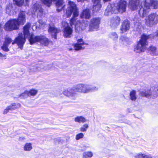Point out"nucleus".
<instances>
[{"mask_svg": "<svg viewBox=\"0 0 158 158\" xmlns=\"http://www.w3.org/2000/svg\"><path fill=\"white\" fill-rule=\"evenodd\" d=\"M72 13L73 17L70 19V22L71 27H70L69 24L65 22H63L62 23V26L64 27L63 35L66 38H70L72 36L73 32L72 26L75 22V30L77 32H81L85 29L88 25V22L87 21H81L79 20H77L76 18L79 15L78 9L74 2L69 1L68 7L66 12V17H69L70 16Z\"/></svg>", "mask_w": 158, "mask_h": 158, "instance_id": "1", "label": "nucleus"}, {"mask_svg": "<svg viewBox=\"0 0 158 158\" xmlns=\"http://www.w3.org/2000/svg\"><path fill=\"white\" fill-rule=\"evenodd\" d=\"M127 2L124 0H121L115 5L114 4H109L105 10L104 14L106 16L111 15L112 13L116 14L118 12L123 13L126 9Z\"/></svg>", "mask_w": 158, "mask_h": 158, "instance_id": "2", "label": "nucleus"}, {"mask_svg": "<svg viewBox=\"0 0 158 158\" xmlns=\"http://www.w3.org/2000/svg\"><path fill=\"white\" fill-rule=\"evenodd\" d=\"M31 26V24L30 23H27L23 28L24 35L22 33L19 34L18 36L15 38V42H13L12 44H13L16 43L22 49L25 42V38H28L29 39L30 38L31 35H30L29 30Z\"/></svg>", "mask_w": 158, "mask_h": 158, "instance_id": "3", "label": "nucleus"}, {"mask_svg": "<svg viewBox=\"0 0 158 158\" xmlns=\"http://www.w3.org/2000/svg\"><path fill=\"white\" fill-rule=\"evenodd\" d=\"M150 36V35H142L140 40L137 45L135 46L134 51L136 52L139 53L145 52L147 49V46L148 45L147 40Z\"/></svg>", "mask_w": 158, "mask_h": 158, "instance_id": "4", "label": "nucleus"}, {"mask_svg": "<svg viewBox=\"0 0 158 158\" xmlns=\"http://www.w3.org/2000/svg\"><path fill=\"white\" fill-rule=\"evenodd\" d=\"M75 89L76 92L85 94L98 90V88L96 87H90L86 84H78L75 85Z\"/></svg>", "mask_w": 158, "mask_h": 158, "instance_id": "5", "label": "nucleus"}, {"mask_svg": "<svg viewBox=\"0 0 158 158\" xmlns=\"http://www.w3.org/2000/svg\"><path fill=\"white\" fill-rule=\"evenodd\" d=\"M29 41L31 44L36 42H39L44 46H48L50 42L49 40L44 35H41L34 37L32 34L31 35Z\"/></svg>", "mask_w": 158, "mask_h": 158, "instance_id": "6", "label": "nucleus"}, {"mask_svg": "<svg viewBox=\"0 0 158 158\" xmlns=\"http://www.w3.org/2000/svg\"><path fill=\"white\" fill-rule=\"evenodd\" d=\"M19 25L17 20L16 19H11L5 24L4 29L6 31H11L18 29Z\"/></svg>", "mask_w": 158, "mask_h": 158, "instance_id": "7", "label": "nucleus"}, {"mask_svg": "<svg viewBox=\"0 0 158 158\" xmlns=\"http://www.w3.org/2000/svg\"><path fill=\"white\" fill-rule=\"evenodd\" d=\"M158 23V15L153 13L148 15L145 19V24L148 27H152Z\"/></svg>", "mask_w": 158, "mask_h": 158, "instance_id": "8", "label": "nucleus"}, {"mask_svg": "<svg viewBox=\"0 0 158 158\" xmlns=\"http://www.w3.org/2000/svg\"><path fill=\"white\" fill-rule=\"evenodd\" d=\"M53 1L56 2V4L57 11L60 12L64 9L65 5L63 0H45L44 4L49 6Z\"/></svg>", "mask_w": 158, "mask_h": 158, "instance_id": "9", "label": "nucleus"}, {"mask_svg": "<svg viewBox=\"0 0 158 158\" xmlns=\"http://www.w3.org/2000/svg\"><path fill=\"white\" fill-rule=\"evenodd\" d=\"M63 94L66 96L73 99H75L77 96V94L75 89V86L73 88L64 89Z\"/></svg>", "mask_w": 158, "mask_h": 158, "instance_id": "10", "label": "nucleus"}, {"mask_svg": "<svg viewBox=\"0 0 158 158\" xmlns=\"http://www.w3.org/2000/svg\"><path fill=\"white\" fill-rule=\"evenodd\" d=\"M149 6V5L147 4L144 1L141 2L139 11V14L141 17L143 18L146 15L150 9Z\"/></svg>", "mask_w": 158, "mask_h": 158, "instance_id": "11", "label": "nucleus"}, {"mask_svg": "<svg viewBox=\"0 0 158 158\" xmlns=\"http://www.w3.org/2000/svg\"><path fill=\"white\" fill-rule=\"evenodd\" d=\"M100 19L99 18H92L90 22L89 29L90 31L97 30L99 28Z\"/></svg>", "mask_w": 158, "mask_h": 158, "instance_id": "12", "label": "nucleus"}, {"mask_svg": "<svg viewBox=\"0 0 158 158\" xmlns=\"http://www.w3.org/2000/svg\"><path fill=\"white\" fill-rule=\"evenodd\" d=\"M31 10L32 14H35L36 12L37 15L39 17L41 16L43 14V11L41 6L38 3L34 4Z\"/></svg>", "mask_w": 158, "mask_h": 158, "instance_id": "13", "label": "nucleus"}, {"mask_svg": "<svg viewBox=\"0 0 158 158\" xmlns=\"http://www.w3.org/2000/svg\"><path fill=\"white\" fill-rule=\"evenodd\" d=\"M120 19L118 16L113 17L110 21L109 24L113 28L116 27L120 24Z\"/></svg>", "mask_w": 158, "mask_h": 158, "instance_id": "14", "label": "nucleus"}, {"mask_svg": "<svg viewBox=\"0 0 158 158\" xmlns=\"http://www.w3.org/2000/svg\"><path fill=\"white\" fill-rule=\"evenodd\" d=\"M101 1V0H92L93 6L92 10L93 11L97 12L100 10L102 7Z\"/></svg>", "mask_w": 158, "mask_h": 158, "instance_id": "15", "label": "nucleus"}, {"mask_svg": "<svg viewBox=\"0 0 158 158\" xmlns=\"http://www.w3.org/2000/svg\"><path fill=\"white\" fill-rule=\"evenodd\" d=\"M130 27V22L127 20H125L122 23L120 28L121 32L124 33L128 30Z\"/></svg>", "mask_w": 158, "mask_h": 158, "instance_id": "16", "label": "nucleus"}, {"mask_svg": "<svg viewBox=\"0 0 158 158\" xmlns=\"http://www.w3.org/2000/svg\"><path fill=\"white\" fill-rule=\"evenodd\" d=\"M139 1V0H131L129 2V8L133 10L137 9L140 7Z\"/></svg>", "mask_w": 158, "mask_h": 158, "instance_id": "17", "label": "nucleus"}, {"mask_svg": "<svg viewBox=\"0 0 158 158\" xmlns=\"http://www.w3.org/2000/svg\"><path fill=\"white\" fill-rule=\"evenodd\" d=\"M90 11L89 9H84L81 13L80 17L81 18L89 19L91 17Z\"/></svg>", "mask_w": 158, "mask_h": 158, "instance_id": "18", "label": "nucleus"}, {"mask_svg": "<svg viewBox=\"0 0 158 158\" xmlns=\"http://www.w3.org/2000/svg\"><path fill=\"white\" fill-rule=\"evenodd\" d=\"M20 25H22L25 22V13L23 11H21L18 15L17 19Z\"/></svg>", "mask_w": 158, "mask_h": 158, "instance_id": "19", "label": "nucleus"}, {"mask_svg": "<svg viewBox=\"0 0 158 158\" xmlns=\"http://www.w3.org/2000/svg\"><path fill=\"white\" fill-rule=\"evenodd\" d=\"M48 32L55 39L56 38V35L57 33L60 31V30L54 27H50L48 30Z\"/></svg>", "mask_w": 158, "mask_h": 158, "instance_id": "20", "label": "nucleus"}, {"mask_svg": "<svg viewBox=\"0 0 158 158\" xmlns=\"http://www.w3.org/2000/svg\"><path fill=\"white\" fill-rule=\"evenodd\" d=\"M84 44L82 39H78L77 40V43L75 44L74 46L75 50H79L84 49L85 48V47L83 46Z\"/></svg>", "mask_w": 158, "mask_h": 158, "instance_id": "21", "label": "nucleus"}, {"mask_svg": "<svg viewBox=\"0 0 158 158\" xmlns=\"http://www.w3.org/2000/svg\"><path fill=\"white\" fill-rule=\"evenodd\" d=\"M148 5H149V8L152 6L155 9L158 8V1L157 0H145L144 1Z\"/></svg>", "mask_w": 158, "mask_h": 158, "instance_id": "22", "label": "nucleus"}, {"mask_svg": "<svg viewBox=\"0 0 158 158\" xmlns=\"http://www.w3.org/2000/svg\"><path fill=\"white\" fill-rule=\"evenodd\" d=\"M33 146L31 143H26L23 146V149L25 152H29L33 149Z\"/></svg>", "mask_w": 158, "mask_h": 158, "instance_id": "23", "label": "nucleus"}, {"mask_svg": "<svg viewBox=\"0 0 158 158\" xmlns=\"http://www.w3.org/2000/svg\"><path fill=\"white\" fill-rule=\"evenodd\" d=\"M129 40V39L128 38L122 36L119 38V42L122 44L126 45L128 44Z\"/></svg>", "mask_w": 158, "mask_h": 158, "instance_id": "24", "label": "nucleus"}, {"mask_svg": "<svg viewBox=\"0 0 158 158\" xmlns=\"http://www.w3.org/2000/svg\"><path fill=\"white\" fill-rule=\"evenodd\" d=\"M10 110H13L20 107V104L19 103H13L8 106Z\"/></svg>", "mask_w": 158, "mask_h": 158, "instance_id": "25", "label": "nucleus"}, {"mask_svg": "<svg viewBox=\"0 0 158 158\" xmlns=\"http://www.w3.org/2000/svg\"><path fill=\"white\" fill-rule=\"evenodd\" d=\"M152 93L150 90H148L145 91H143L140 92L141 95L142 96L149 98H151V96Z\"/></svg>", "mask_w": 158, "mask_h": 158, "instance_id": "26", "label": "nucleus"}, {"mask_svg": "<svg viewBox=\"0 0 158 158\" xmlns=\"http://www.w3.org/2000/svg\"><path fill=\"white\" fill-rule=\"evenodd\" d=\"M93 156V153L90 151L85 152L83 153V158H91Z\"/></svg>", "mask_w": 158, "mask_h": 158, "instance_id": "27", "label": "nucleus"}, {"mask_svg": "<svg viewBox=\"0 0 158 158\" xmlns=\"http://www.w3.org/2000/svg\"><path fill=\"white\" fill-rule=\"evenodd\" d=\"M74 121L76 122L84 123L86 122L85 118L82 116H77L75 118Z\"/></svg>", "mask_w": 158, "mask_h": 158, "instance_id": "28", "label": "nucleus"}, {"mask_svg": "<svg viewBox=\"0 0 158 158\" xmlns=\"http://www.w3.org/2000/svg\"><path fill=\"white\" fill-rule=\"evenodd\" d=\"M149 51L151 54L153 55L157 56L158 54L156 52V48L155 47L151 46L149 48Z\"/></svg>", "mask_w": 158, "mask_h": 158, "instance_id": "29", "label": "nucleus"}, {"mask_svg": "<svg viewBox=\"0 0 158 158\" xmlns=\"http://www.w3.org/2000/svg\"><path fill=\"white\" fill-rule=\"evenodd\" d=\"M6 13L10 15H13L15 14L11 6H7L6 8Z\"/></svg>", "mask_w": 158, "mask_h": 158, "instance_id": "30", "label": "nucleus"}, {"mask_svg": "<svg viewBox=\"0 0 158 158\" xmlns=\"http://www.w3.org/2000/svg\"><path fill=\"white\" fill-rule=\"evenodd\" d=\"M29 96H35L37 93V90L32 89L28 91Z\"/></svg>", "mask_w": 158, "mask_h": 158, "instance_id": "31", "label": "nucleus"}, {"mask_svg": "<svg viewBox=\"0 0 158 158\" xmlns=\"http://www.w3.org/2000/svg\"><path fill=\"white\" fill-rule=\"evenodd\" d=\"M145 155L141 153H138L134 154L133 156L135 158H145Z\"/></svg>", "mask_w": 158, "mask_h": 158, "instance_id": "32", "label": "nucleus"}, {"mask_svg": "<svg viewBox=\"0 0 158 158\" xmlns=\"http://www.w3.org/2000/svg\"><path fill=\"white\" fill-rule=\"evenodd\" d=\"M136 92L135 91H132L130 93V97L132 101H135L136 99V97L135 95Z\"/></svg>", "mask_w": 158, "mask_h": 158, "instance_id": "33", "label": "nucleus"}, {"mask_svg": "<svg viewBox=\"0 0 158 158\" xmlns=\"http://www.w3.org/2000/svg\"><path fill=\"white\" fill-rule=\"evenodd\" d=\"M29 96L28 91H26L23 93L20 94L19 96V97L21 98H27Z\"/></svg>", "mask_w": 158, "mask_h": 158, "instance_id": "34", "label": "nucleus"}, {"mask_svg": "<svg viewBox=\"0 0 158 158\" xmlns=\"http://www.w3.org/2000/svg\"><path fill=\"white\" fill-rule=\"evenodd\" d=\"M109 36L110 38L114 40H117L118 38L117 34L115 32H113L110 33Z\"/></svg>", "mask_w": 158, "mask_h": 158, "instance_id": "35", "label": "nucleus"}, {"mask_svg": "<svg viewBox=\"0 0 158 158\" xmlns=\"http://www.w3.org/2000/svg\"><path fill=\"white\" fill-rule=\"evenodd\" d=\"M89 127L88 125L87 124H84L80 128V131L82 132H85L87 131V129Z\"/></svg>", "mask_w": 158, "mask_h": 158, "instance_id": "36", "label": "nucleus"}, {"mask_svg": "<svg viewBox=\"0 0 158 158\" xmlns=\"http://www.w3.org/2000/svg\"><path fill=\"white\" fill-rule=\"evenodd\" d=\"M15 2L17 5L20 6L23 5V3L24 0H13Z\"/></svg>", "mask_w": 158, "mask_h": 158, "instance_id": "37", "label": "nucleus"}, {"mask_svg": "<svg viewBox=\"0 0 158 158\" xmlns=\"http://www.w3.org/2000/svg\"><path fill=\"white\" fill-rule=\"evenodd\" d=\"M38 23H39V26L38 27V26H36V27H39L40 28H41L43 27L45 25V23L43 22V21L41 20H40L38 21Z\"/></svg>", "mask_w": 158, "mask_h": 158, "instance_id": "38", "label": "nucleus"}, {"mask_svg": "<svg viewBox=\"0 0 158 158\" xmlns=\"http://www.w3.org/2000/svg\"><path fill=\"white\" fill-rule=\"evenodd\" d=\"M12 40L10 38L8 37H6L4 44L9 45V44L12 42Z\"/></svg>", "mask_w": 158, "mask_h": 158, "instance_id": "39", "label": "nucleus"}, {"mask_svg": "<svg viewBox=\"0 0 158 158\" xmlns=\"http://www.w3.org/2000/svg\"><path fill=\"white\" fill-rule=\"evenodd\" d=\"M8 45L4 43L2 47V49L4 51L8 52L9 51V49L8 48Z\"/></svg>", "mask_w": 158, "mask_h": 158, "instance_id": "40", "label": "nucleus"}, {"mask_svg": "<svg viewBox=\"0 0 158 158\" xmlns=\"http://www.w3.org/2000/svg\"><path fill=\"white\" fill-rule=\"evenodd\" d=\"M84 134L82 133H80L77 134L76 136V139L77 140H79L80 139L83 138L84 137Z\"/></svg>", "mask_w": 158, "mask_h": 158, "instance_id": "41", "label": "nucleus"}, {"mask_svg": "<svg viewBox=\"0 0 158 158\" xmlns=\"http://www.w3.org/2000/svg\"><path fill=\"white\" fill-rule=\"evenodd\" d=\"M10 110V109L9 106H8L7 107H6V108L4 110L3 114H6Z\"/></svg>", "mask_w": 158, "mask_h": 158, "instance_id": "42", "label": "nucleus"}, {"mask_svg": "<svg viewBox=\"0 0 158 158\" xmlns=\"http://www.w3.org/2000/svg\"><path fill=\"white\" fill-rule=\"evenodd\" d=\"M18 139L19 141H23V140L25 139V138L24 136H22L19 137Z\"/></svg>", "mask_w": 158, "mask_h": 158, "instance_id": "43", "label": "nucleus"}, {"mask_svg": "<svg viewBox=\"0 0 158 158\" xmlns=\"http://www.w3.org/2000/svg\"><path fill=\"white\" fill-rule=\"evenodd\" d=\"M145 158H153V157L150 155H147L145 154Z\"/></svg>", "mask_w": 158, "mask_h": 158, "instance_id": "44", "label": "nucleus"}, {"mask_svg": "<svg viewBox=\"0 0 158 158\" xmlns=\"http://www.w3.org/2000/svg\"><path fill=\"white\" fill-rule=\"evenodd\" d=\"M155 36H158V30L155 33Z\"/></svg>", "mask_w": 158, "mask_h": 158, "instance_id": "45", "label": "nucleus"}, {"mask_svg": "<svg viewBox=\"0 0 158 158\" xmlns=\"http://www.w3.org/2000/svg\"><path fill=\"white\" fill-rule=\"evenodd\" d=\"M2 7L0 6V14L2 13Z\"/></svg>", "mask_w": 158, "mask_h": 158, "instance_id": "46", "label": "nucleus"}, {"mask_svg": "<svg viewBox=\"0 0 158 158\" xmlns=\"http://www.w3.org/2000/svg\"><path fill=\"white\" fill-rule=\"evenodd\" d=\"M2 24L0 23V31L2 30Z\"/></svg>", "mask_w": 158, "mask_h": 158, "instance_id": "47", "label": "nucleus"}, {"mask_svg": "<svg viewBox=\"0 0 158 158\" xmlns=\"http://www.w3.org/2000/svg\"><path fill=\"white\" fill-rule=\"evenodd\" d=\"M2 56V54L1 53H0V57Z\"/></svg>", "mask_w": 158, "mask_h": 158, "instance_id": "48", "label": "nucleus"}, {"mask_svg": "<svg viewBox=\"0 0 158 158\" xmlns=\"http://www.w3.org/2000/svg\"><path fill=\"white\" fill-rule=\"evenodd\" d=\"M42 1L43 2V3L44 4V1H45V0H42Z\"/></svg>", "mask_w": 158, "mask_h": 158, "instance_id": "49", "label": "nucleus"}, {"mask_svg": "<svg viewBox=\"0 0 158 158\" xmlns=\"http://www.w3.org/2000/svg\"><path fill=\"white\" fill-rule=\"evenodd\" d=\"M28 0H26V1L27 2H28Z\"/></svg>", "mask_w": 158, "mask_h": 158, "instance_id": "50", "label": "nucleus"}, {"mask_svg": "<svg viewBox=\"0 0 158 158\" xmlns=\"http://www.w3.org/2000/svg\"><path fill=\"white\" fill-rule=\"evenodd\" d=\"M69 50L70 51L72 50V48L69 49Z\"/></svg>", "mask_w": 158, "mask_h": 158, "instance_id": "51", "label": "nucleus"}, {"mask_svg": "<svg viewBox=\"0 0 158 158\" xmlns=\"http://www.w3.org/2000/svg\"><path fill=\"white\" fill-rule=\"evenodd\" d=\"M157 90H158V89H157Z\"/></svg>", "mask_w": 158, "mask_h": 158, "instance_id": "52", "label": "nucleus"}]
</instances>
